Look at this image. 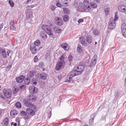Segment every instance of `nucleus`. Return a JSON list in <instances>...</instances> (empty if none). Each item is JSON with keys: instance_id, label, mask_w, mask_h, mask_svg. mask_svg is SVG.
Wrapping results in <instances>:
<instances>
[{"instance_id": "obj_62", "label": "nucleus", "mask_w": 126, "mask_h": 126, "mask_svg": "<svg viewBox=\"0 0 126 126\" xmlns=\"http://www.w3.org/2000/svg\"><path fill=\"white\" fill-rule=\"evenodd\" d=\"M117 12H115V16H117Z\"/></svg>"}, {"instance_id": "obj_31", "label": "nucleus", "mask_w": 126, "mask_h": 126, "mask_svg": "<svg viewBox=\"0 0 126 126\" xmlns=\"http://www.w3.org/2000/svg\"><path fill=\"white\" fill-rule=\"evenodd\" d=\"M93 33L95 35H98L100 34L99 31L96 29H94L93 31Z\"/></svg>"}, {"instance_id": "obj_30", "label": "nucleus", "mask_w": 126, "mask_h": 126, "mask_svg": "<svg viewBox=\"0 0 126 126\" xmlns=\"http://www.w3.org/2000/svg\"><path fill=\"white\" fill-rule=\"evenodd\" d=\"M15 106L18 108H20L21 107V105L20 102H17L16 103Z\"/></svg>"}, {"instance_id": "obj_59", "label": "nucleus", "mask_w": 126, "mask_h": 126, "mask_svg": "<svg viewBox=\"0 0 126 126\" xmlns=\"http://www.w3.org/2000/svg\"><path fill=\"white\" fill-rule=\"evenodd\" d=\"M2 113V110L0 109V116H1Z\"/></svg>"}, {"instance_id": "obj_16", "label": "nucleus", "mask_w": 126, "mask_h": 126, "mask_svg": "<svg viewBox=\"0 0 126 126\" xmlns=\"http://www.w3.org/2000/svg\"><path fill=\"white\" fill-rule=\"evenodd\" d=\"M17 112L15 110H11L10 112V115L11 118H14L17 114Z\"/></svg>"}, {"instance_id": "obj_26", "label": "nucleus", "mask_w": 126, "mask_h": 126, "mask_svg": "<svg viewBox=\"0 0 126 126\" xmlns=\"http://www.w3.org/2000/svg\"><path fill=\"white\" fill-rule=\"evenodd\" d=\"M28 99L30 101H34L36 99V97L32 95H30L28 97Z\"/></svg>"}, {"instance_id": "obj_38", "label": "nucleus", "mask_w": 126, "mask_h": 126, "mask_svg": "<svg viewBox=\"0 0 126 126\" xmlns=\"http://www.w3.org/2000/svg\"><path fill=\"white\" fill-rule=\"evenodd\" d=\"M73 57L72 55L70 54L69 55L68 58V61L71 62L73 60Z\"/></svg>"}, {"instance_id": "obj_9", "label": "nucleus", "mask_w": 126, "mask_h": 126, "mask_svg": "<svg viewBox=\"0 0 126 126\" xmlns=\"http://www.w3.org/2000/svg\"><path fill=\"white\" fill-rule=\"evenodd\" d=\"M85 66L84 65H78L77 66L75 67V68L76 69V70L78 73H80L81 72H82L84 69Z\"/></svg>"}, {"instance_id": "obj_34", "label": "nucleus", "mask_w": 126, "mask_h": 126, "mask_svg": "<svg viewBox=\"0 0 126 126\" xmlns=\"http://www.w3.org/2000/svg\"><path fill=\"white\" fill-rule=\"evenodd\" d=\"M9 3L11 7H13L14 5V3L12 0H9Z\"/></svg>"}, {"instance_id": "obj_57", "label": "nucleus", "mask_w": 126, "mask_h": 126, "mask_svg": "<svg viewBox=\"0 0 126 126\" xmlns=\"http://www.w3.org/2000/svg\"><path fill=\"white\" fill-rule=\"evenodd\" d=\"M11 126H12L13 125H14V126H17V124L16 123H15L14 124L13 123H11Z\"/></svg>"}, {"instance_id": "obj_41", "label": "nucleus", "mask_w": 126, "mask_h": 126, "mask_svg": "<svg viewBox=\"0 0 126 126\" xmlns=\"http://www.w3.org/2000/svg\"><path fill=\"white\" fill-rule=\"evenodd\" d=\"M68 16H63V18L64 21H66L68 20Z\"/></svg>"}, {"instance_id": "obj_3", "label": "nucleus", "mask_w": 126, "mask_h": 126, "mask_svg": "<svg viewBox=\"0 0 126 126\" xmlns=\"http://www.w3.org/2000/svg\"><path fill=\"white\" fill-rule=\"evenodd\" d=\"M119 17L118 16H114V18L111 17L110 19L108 28L110 30L114 29L116 26L115 22L117 20Z\"/></svg>"}, {"instance_id": "obj_7", "label": "nucleus", "mask_w": 126, "mask_h": 126, "mask_svg": "<svg viewBox=\"0 0 126 126\" xmlns=\"http://www.w3.org/2000/svg\"><path fill=\"white\" fill-rule=\"evenodd\" d=\"M2 93L5 97L7 98H9L11 96L12 92L10 89H4Z\"/></svg>"}, {"instance_id": "obj_23", "label": "nucleus", "mask_w": 126, "mask_h": 126, "mask_svg": "<svg viewBox=\"0 0 126 126\" xmlns=\"http://www.w3.org/2000/svg\"><path fill=\"white\" fill-rule=\"evenodd\" d=\"M86 40L87 43L90 44L92 41V37L90 36H87L86 37Z\"/></svg>"}, {"instance_id": "obj_6", "label": "nucleus", "mask_w": 126, "mask_h": 126, "mask_svg": "<svg viewBox=\"0 0 126 126\" xmlns=\"http://www.w3.org/2000/svg\"><path fill=\"white\" fill-rule=\"evenodd\" d=\"M43 30L46 32L49 35L51 36H53V32L51 30V29L48 26L46 25H43L42 26Z\"/></svg>"}, {"instance_id": "obj_27", "label": "nucleus", "mask_w": 126, "mask_h": 126, "mask_svg": "<svg viewBox=\"0 0 126 126\" xmlns=\"http://www.w3.org/2000/svg\"><path fill=\"white\" fill-rule=\"evenodd\" d=\"M34 44L36 46H39L41 44V42L40 40H37L34 42Z\"/></svg>"}, {"instance_id": "obj_43", "label": "nucleus", "mask_w": 126, "mask_h": 126, "mask_svg": "<svg viewBox=\"0 0 126 126\" xmlns=\"http://www.w3.org/2000/svg\"><path fill=\"white\" fill-rule=\"evenodd\" d=\"M13 90L15 93H16L18 91V89L17 88H14Z\"/></svg>"}, {"instance_id": "obj_25", "label": "nucleus", "mask_w": 126, "mask_h": 126, "mask_svg": "<svg viewBox=\"0 0 126 126\" xmlns=\"http://www.w3.org/2000/svg\"><path fill=\"white\" fill-rule=\"evenodd\" d=\"M80 43L82 44V45L84 46H86L87 45V43L85 42L84 39L81 38H80Z\"/></svg>"}, {"instance_id": "obj_11", "label": "nucleus", "mask_w": 126, "mask_h": 126, "mask_svg": "<svg viewBox=\"0 0 126 126\" xmlns=\"http://www.w3.org/2000/svg\"><path fill=\"white\" fill-rule=\"evenodd\" d=\"M36 73L35 72L33 71H30L28 73V76L30 78H32L34 77H35V79H37L39 77H37L36 75Z\"/></svg>"}, {"instance_id": "obj_44", "label": "nucleus", "mask_w": 126, "mask_h": 126, "mask_svg": "<svg viewBox=\"0 0 126 126\" xmlns=\"http://www.w3.org/2000/svg\"><path fill=\"white\" fill-rule=\"evenodd\" d=\"M57 2L56 4V6L59 7H62V5L59 3L58 1Z\"/></svg>"}, {"instance_id": "obj_39", "label": "nucleus", "mask_w": 126, "mask_h": 126, "mask_svg": "<svg viewBox=\"0 0 126 126\" xmlns=\"http://www.w3.org/2000/svg\"><path fill=\"white\" fill-rule=\"evenodd\" d=\"M55 8V7L53 5H51L50 6V9L52 11H54Z\"/></svg>"}, {"instance_id": "obj_56", "label": "nucleus", "mask_w": 126, "mask_h": 126, "mask_svg": "<svg viewBox=\"0 0 126 126\" xmlns=\"http://www.w3.org/2000/svg\"><path fill=\"white\" fill-rule=\"evenodd\" d=\"M3 27V25L2 24H1L0 25V31H1V29Z\"/></svg>"}, {"instance_id": "obj_48", "label": "nucleus", "mask_w": 126, "mask_h": 126, "mask_svg": "<svg viewBox=\"0 0 126 126\" xmlns=\"http://www.w3.org/2000/svg\"><path fill=\"white\" fill-rule=\"evenodd\" d=\"M32 13L31 12H29L27 13L26 15H28V16H32Z\"/></svg>"}, {"instance_id": "obj_35", "label": "nucleus", "mask_w": 126, "mask_h": 126, "mask_svg": "<svg viewBox=\"0 0 126 126\" xmlns=\"http://www.w3.org/2000/svg\"><path fill=\"white\" fill-rule=\"evenodd\" d=\"M110 11V8H109L105 9V12L107 15L109 14V12Z\"/></svg>"}, {"instance_id": "obj_37", "label": "nucleus", "mask_w": 126, "mask_h": 126, "mask_svg": "<svg viewBox=\"0 0 126 126\" xmlns=\"http://www.w3.org/2000/svg\"><path fill=\"white\" fill-rule=\"evenodd\" d=\"M37 82H36V80H34V79H32V86H34L36 85L37 84Z\"/></svg>"}, {"instance_id": "obj_17", "label": "nucleus", "mask_w": 126, "mask_h": 126, "mask_svg": "<svg viewBox=\"0 0 126 126\" xmlns=\"http://www.w3.org/2000/svg\"><path fill=\"white\" fill-rule=\"evenodd\" d=\"M25 78L24 76L21 75L18 77H16V79L17 82L21 83L22 82Z\"/></svg>"}, {"instance_id": "obj_36", "label": "nucleus", "mask_w": 126, "mask_h": 126, "mask_svg": "<svg viewBox=\"0 0 126 126\" xmlns=\"http://www.w3.org/2000/svg\"><path fill=\"white\" fill-rule=\"evenodd\" d=\"M91 7L93 8H96L97 7V4L95 3H92L90 4Z\"/></svg>"}, {"instance_id": "obj_33", "label": "nucleus", "mask_w": 126, "mask_h": 126, "mask_svg": "<svg viewBox=\"0 0 126 126\" xmlns=\"http://www.w3.org/2000/svg\"><path fill=\"white\" fill-rule=\"evenodd\" d=\"M1 51L2 52V55L3 56V57L4 58L6 57V53L5 50L3 49H2Z\"/></svg>"}, {"instance_id": "obj_42", "label": "nucleus", "mask_w": 126, "mask_h": 126, "mask_svg": "<svg viewBox=\"0 0 126 126\" xmlns=\"http://www.w3.org/2000/svg\"><path fill=\"white\" fill-rule=\"evenodd\" d=\"M10 29L12 30H13L15 31H16V29L15 27L13 25H11L10 26Z\"/></svg>"}, {"instance_id": "obj_55", "label": "nucleus", "mask_w": 126, "mask_h": 126, "mask_svg": "<svg viewBox=\"0 0 126 126\" xmlns=\"http://www.w3.org/2000/svg\"><path fill=\"white\" fill-rule=\"evenodd\" d=\"M11 67V65H9L7 66V68H8L9 69H10Z\"/></svg>"}, {"instance_id": "obj_28", "label": "nucleus", "mask_w": 126, "mask_h": 126, "mask_svg": "<svg viewBox=\"0 0 126 126\" xmlns=\"http://www.w3.org/2000/svg\"><path fill=\"white\" fill-rule=\"evenodd\" d=\"M30 82V79L28 77L25 79L24 80V82L25 84L26 85H28Z\"/></svg>"}, {"instance_id": "obj_12", "label": "nucleus", "mask_w": 126, "mask_h": 126, "mask_svg": "<svg viewBox=\"0 0 126 126\" xmlns=\"http://www.w3.org/2000/svg\"><path fill=\"white\" fill-rule=\"evenodd\" d=\"M29 92L31 93L36 94L37 92V89L34 86H30L29 88Z\"/></svg>"}, {"instance_id": "obj_49", "label": "nucleus", "mask_w": 126, "mask_h": 126, "mask_svg": "<svg viewBox=\"0 0 126 126\" xmlns=\"http://www.w3.org/2000/svg\"><path fill=\"white\" fill-rule=\"evenodd\" d=\"M64 58V56L62 55L60 57L59 59L61 60V61H63V60Z\"/></svg>"}, {"instance_id": "obj_5", "label": "nucleus", "mask_w": 126, "mask_h": 126, "mask_svg": "<svg viewBox=\"0 0 126 126\" xmlns=\"http://www.w3.org/2000/svg\"><path fill=\"white\" fill-rule=\"evenodd\" d=\"M122 24L121 29L123 36L126 37V19L125 18L122 19Z\"/></svg>"}, {"instance_id": "obj_20", "label": "nucleus", "mask_w": 126, "mask_h": 126, "mask_svg": "<svg viewBox=\"0 0 126 126\" xmlns=\"http://www.w3.org/2000/svg\"><path fill=\"white\" fill-rule=\"evenodd\" d=\"M30 50L33 54L37 52L36 47L33 45L32 46L31 45Z\"/></svg>"}, {"instance_id": "obj_10", "label": "nucleus", "mask_w": 126, "mask_h": 126, "mask_svg": "<svg viewBox=\"0 0 126 126\" xmlns=\"http://www.w3.org/2000/svg\"><path fill=\"white\" fill-rule=\"evenodd\" d=\"M64 63V61H62L58 62L56 67V70H59Z\"/></svg>"}, {"instance_id": "obj_53", "label": "nucleus", "mask_w": 126, "mask_h": 126, "mask_svg": "<svg viewBox=\"0 0 126 126\" xmlns=\"http://www.w3.org/2000/svg\"><path fill=\"white\" fill-rule=\"evenodd\" d=\"M62 77V75H60L58 76V79L59 80H60V79H61Z\"/></svg>"}, {"instance_id": "obj_8", "label": "nucleus", "mask_w": 126, "mask_h": 126, "mask_svg": "<svg viewBox=\"0 0 126 126\" xmlns=\"http://www.w3.org/2000/svg\"><path fill=\"white\" fill-rule=\"evenodd\" d=\"M97 57L96 55H94L91 60V62L89 66L90 67L94 66L95 65L97 61Z\"/></svg>"}, {"instance_id": "obj_40", "label": "nucleus", "mask_w": 126, "mask_h": 126, "mask_svg": "<svg viewBox=\"0 0 126 126\" xmlns=\"http://www.w3.org/2000/svg\"><path fill=\"white\" fill-rule=\"evenodd\" d=\"M27 112L24 111H22L20 112L21 114L22 115L24 116L25 115L27 114Z\"/></svg>"}, {"instance_id": "obj_58", "label": "nucleus", "mask_w": 126, "mask_h": 126, "mask_svg": "<svg viewBox=\"0 0 126 126\" xmlns=\"http://www.w3.org/2000/svg\"><path fill=\"white\" fill-rule=\"evenodd\" d=\"M10 52V50H8L7 51V54L8 56L9 55V54Z\"/></svg>"}, {"instance_id": "obj_1", "label": "nucleus", "mask_w": 126, "mask_h": 126, "mask_svg": "<svg viewBox=\"0 0 126 126\" xmlns=\"http://www.w3.org/2000/svg\"><path fill=\"white\" fill-rule=\"evenodd\" d=\"M78 10L79 11L84 12L86 10H90L91 8L89 6V2L87 0H84L82 3H80L78 7Z\"/></svg>"}, {"instance_id": "obj_14", "label": "nucleus", "mask_w": 126, "mask_h": 126, "mask_svg": "<svg viewBox=\"0 0 126 126\" xmlns=\"http://www.w3.org/2000/svg\"><path fill=\"white\" fill-rule=\"evenodd\" d=\"M118 9L119 11L124 12L126 14V6L125 5L119 6L118 7Z\"/></svg>"}, {"instance_id": "obj_51", "label": "nucleus", "mask_w": 126, "mask_h": 126, "mask_svg": "<svg viewBox=\"0 0 126 126\" xmlns=\"http://www.w3.org/2000/svg\"><path fill=\"white\" fill-rule=\"evenodd\" d=\"M62 5L63 6H64V7H67L68 5H67V2H65V3H63L62 2Z\"/></svg>"}, {"instance_id": "obj_45", "label": "nucleus", "mask_w": 126, "mask_h": 126, "mask_svg": "<svg viewBox=\"0 0 126 126\" xmlns=\"http://www.w3.org/2000/svg\"><path fill=\"white\" fill-rule=\"evenodd\" d=\"M32 7H33L32 5L28 6L27 7V9L28 10H29L32 9Z\"/></svg>"}, {"instance_id": "obj_63", "label": "nucleus", "mask_w": 126, "mask_h": 126, "mask_svg": "<svg viewBox=\"0 0 126 126\" xmlns=\"http://www.w3.org/2000/svg\"><path fill=\"white\" fill-rule=\"evenodd\" d=\"M97 43V42H95V45Z\"/></svg>"}, {"instance_id": "obj_13", "label": "nucleus", "mask_w": 126, "mask_h": 126, "mask_svg": "<svg viewBox=\"0 0 126 126\" xmlns=\"http://www.w3.org/2000/svg\"><path fill=\"white\" fill-rule=\"evenodd\" d=\"M54 21L56 24L58 25L61 26L63 24V21L62 19L61 18L58 17H56Z\"/></svg>"}, {"instance_id": "obj_15", "label": "nucleus", "mask_w": 126, "mask_h": 126, "mask_svg": "<svg viewBox=\"0 0 126 126\" xmlns=\"http://www.w3.org/2000/svg\"><path fill=\"white\" fill-rule=\"evenodd\" d=\"M40 35V37L44 40H45L47 37L46 33L45 31H41Z\"/></svg>"}, {"instance_id": "obj_29", "label": "nucleus", "mask_w": 126, "mask_h": 126, "mask_svg": "<svg viewBox=\"0 0 126 126\" xmlns=\"http://www.w3.org/2000/svg\"><path fill=\"white\" fill-rule=\"evenodd\" d=\"M3 122L4 124L5 125H7L8 123V118L7 117L5 118L3 120Z\"/></svg>"}, {"instance_id": "obj_24", "label": "nucleus", "mask_w": 126, "mask_h": 126, "mask_svg": "<svg viewBox=\"0 0 126 126\" xmlns=\"http://www.w3.org/2000/svg\"><path fill=\"white\" fill-rule=\"evenodd\" d=\"M54 30L55 33L59 34L61 33L62 31V29H59L56 27H55L54 28Z\"/></svg>"}, {"instance_id": "obj_52", "label": "nucleus", "mask_w": 126, "mask_h": 126, "mask_svg": "<svg viewBox=\"0 0 126 126\" xmlns=\"http://www.w3.org/2000/svg\"><path fill=\"white\" fill-rule=\"evenodd\" d=\"M25 85H22L20 86V89L21 90H22L24 88H25Z\"/></svg>"}, {"instance_id": "obj_54", "label": "nucleus", "mask_w": 126, "mask_h": 126, "mask_svg": "<svg viewBox=\"0 0 126 126\" xmlns=\"http://www.w3.org/2000/svg\"><path fill=\"white\" fill-rule=\"evenodd\" d=\"M10 24L11 25H13L14 23L13 21H11L10 22Z\"/></svg>"}, {"instance_id": "obj_2", "label": "nucleus", "mask_w": 126, "mask_h": 126, "mask_svg": "<svg viewBox=\"0 0 126 126\" xmlns=\"http://www.w3.org/2000/svg\"><path fill=\"white\" fill-rule=\"evenodd\" d=\"M25 104L26 106L29 107L31 108L27 109L26 111L27 113L31 116H33L35 114V111L36 110L35 106L31 103L29 102L28 101L26 102L25 103Z\"/></svg>"}, {"instance_id": "obj_19", "label": "nucleus", "mask_w": 126, "mask_h": 126, "mask_svg": "<svg viewBox=\"0 0 126 126\" xmlns=\"http://www.w3.org/2000/svg\"><path fill=\"white\" fill-rule=\"evenodd\" d=\"M37 75H38V76H40V78L42 79L45 80L47 79V75L44 72H43L40 74H38Z\"/></svg>"}, {"instance_id": "obj_64", "label": "nucleus", "mask_w": 126, "mask_h": 126, "mask_svg": "<svg viewBox=\"0 0 126 126\" xmlns=\"http://www.w3.org/2000/svg\"><path fill=\"white\" fill-rule=\"evenodd\" d=\"M17 126H19V125H18Z\"/></svg>"}, {"instance_id": "obj_61", "label": "nucleus", "mask_w": 126, "mask_h": 126, "mask_svg": "<svg viewBox=\"0 0 126 126\" xmlns=\"http://www.w3.org/2000/svg\"><path fill=\"white\" fill-rule=\"evenodd\" d=\"M51 112H50V115H49L48 116V118H50V117H51Z\"/></svg>"}, {"instance_id": "obj_21", "label": "nucleus", "mask_w": 126, "mask_h": 126, "mask_svg": "<svg viewBox=\"0 0 126 126\" xmlns=\"http://www.w3.org/2000/svg\"><path fill=\"white\" fill-rule=\"evenodd\" d=\"M77 51L79 53H81L84 51L83 48L80 45H78L77 48Z\"/></svg>"}, {"instance_id": "obj_60", "label": "nucleus", "mask_w": 126, "mask_h": 126, "mask_svg": "<svg viewBox=\"0 0 126 126\" xmlns=\"http://www.w3.org/2000/svg\"><path fill=\"white\" fill-rule=\"evenodd\" d=\"M0 97L3 99H4V97L2 96V94L0 95Z\"/></svg>"}, {"instance_id": "obj_50", "label": "nucleus", "mask_w": 126, "mask_h": 126, "mask_svg": "<svg viewBox=\"0 0 126 126\" xmlns=\"http://www.w3.org/2000/svg\"><path fill=\"white\" fill-rule=\"evenodd\" d=\"M119 92L118 91H116L115 92V96L116 97H117L118 96Z\"/></svg>"}, {"instance_id": "obj_22", "label": "nucleus", "mask_w": 126, "mask_h": 126, "mask_svg": "<svg viewBox=\"0 0 126 126\" xmlns=\"http://www.w3.org/2000/svg\"><path fill=\"white\" fill-rule=\"evenodd\" d=\"M95 114L93 113L91 115V119L89 120V123L90 124H92L93 123L94 119L95 117Z\"/></svg>"}, {"instance_id": "obj_47", "label": "nucleus", "mask_w": 126, "mask_h": 126, "mask_svg": "<svg viewBox=\"0 0 126 126\" xmlns=\"http://www.w3.org/2000/svg\"><path fill=\"white\" fill-rule=\"evenodd\" d=\"M83 21V20L82 19H79L78 20V25L79 24V23H81Z\"/></svg>"}, {"instance_id": "obj_18", "label": "nucleus", "mask_w": 126, "mask_h": 126, "mask_svg": "<svg viewBox=\"0 0 126 126\" xmlns=\"http://www.w3.org/2000/svg\"><path fill=\"white\" fill-rule=\"evenodd\" d=\"M61 47L65 50L68 51L69 48V46L67 44L63 43L61 45Z\"/></svg>"}, {"instance_id": "obj_4", "label": "nucleus", "mask_w": 126, "mask_h": 126, "mask_svg": "<svg viewBox=\"0 0 126 126\" xmlns=\"http://www.w3.org/2000/svg\"><path fill=\"white\" fill-rule=\"evenodd\" d=\"M79 73L76 70H74L72 71L70 74V76L67 78L66 80V82L67 83H70L73 82L72 77H74L76 75H78Z\"/></svg>"}, {"instance_id": "obj_32", "label": "nucleus", "mask_w": 126, "mask_h": 126, "mask_svg": "<svg viewBox=\"0 0 126 126\" xmlns=\"http://www.w3.org/2000/svg\"><path fill=\"white\" fill-rule=\"evenodd\" d=\"M63 9L64 13L65 14H68L69 13V11L67 8H63Z\"/></svg>"}, {"instance_id": "obj_46", "label": "nucleus", "mask_w": 126, "mask_h": 126, "mask_svg": "<svg viewBox=\"0 0 126 126\" xmlns=\"http://www.w3.org/2000/svg\"><path fill=\"white\" fill-rule=\"evenodd\" d=\"M38 60V58L36 56L34 58V62H37Z\"/></svg>"}]
</instances>
